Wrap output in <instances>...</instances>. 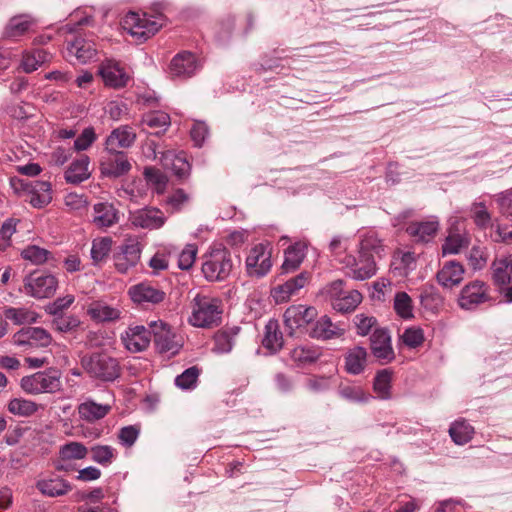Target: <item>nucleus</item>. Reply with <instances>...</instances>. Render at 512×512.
I'll list each match as a JSON object with an SVG mask.
<instances>
[{
  "label": "nucleus",
  "mask_w": 512,
  "mask_h": 512,
  "mask_svg": "<svg viewBox=\"0 0 512 512\" xmlns=\"http://www.w3.org/2000/svg\"><path fill=\"white\" fill-rule=\"evenodd\" d=\"M370 349L372 355L381 363L387 364L395 359L391 335L386 328H375L370 336Z\"/></svg>",
  "instance_id": "obj_13"
},
{
  "label": "nucleus",
  "mask_w": 512,
  "mask_h": 512,
  "mask_svg": "<svg viewBox=\"0 0 512 512\" xmlns=\"http://www.w3.org/2000/svg\"><path fill=\"white\" fill-rule=\"evenodd\" d=\"M468 245L469 239L464 234H449L442 245V254L444 256L458 254L463 248L468 247Z\"/></svg>",
  "instance_id": "obj_49"
},
{
  "label": "nucleus",
  "mask_w": 512,
  "mask_h": 512,
  "mask_svg": "<svg viewBox=\"0 0 512 512\" xmlns=\"http://www.w3.org/2000/svg\"><path fill=\"white\" fill-rule=\"evenodd\" d=\"M28 193L30 196L29 203L38 209L46 207L53 199L52 186L48 181H31L28 185Z\"/></svg>",
  "instance_id": "obj_29"
},
{
  "label": "nucleus",
  "mask_w": 512,
  "mask_h": 512,
  "mask_svg": "<svg viewBox=\"0 0 512 512\" xmlns=\"http://www.w3.org/2000/svg\"><path fill=\"white\" fill-rule=\"evenodd\" d=\"M233 261L230 251L219 245L211 248L203 256L202 273L210 282H221L227 279L232 272Z\"/></svg>",
  "instance_id": "obj_3"
},
{
  "label": "nucleus",
  "mask_w": 512,
  "mask_h": 512,
  "mask_svg": "<svg viewBox=\"0 0 512 512\" xmlns=\"http://www.w3.org/2000/svg\"><path fill=\"white\" fill-rule=\"evenodd\" d=\"M341 265L347 269V276L357 281H364L373 277L377 272L374 256H365L358 253V256L348 255L341 259Z\"/></svg>",
  "instance_id": "obj_9"
},
{
  "label": "nucleus",
  "mask_w": 512,
  "mask_h": 512,
  "mask_svg": "<svg viewBox=\"0 0 512 512\" xmlns=\"http://www.w3.org/2000/svg\"><path fill=\"white\" fill-rule=\"evenodd\" d=\"M160 162L165 169L171 170L178 178L182 179L189 175L191 166L183 153L165 151L161 154Z\"/></svg>",
  "instance_id": "obj_31"
},
{
  "label": "nucleus",
  "mask_w": 512,
  "mask_h": 512,
  "mask_svg": "<svg viewBox=\"0 0 512 512\" xmlns=\"http://www.w3.org/2000/svg\"><path fill=\"white\" fill-rule=\"evenodd\" d=\"M111 409L112 406L110 404H98L88 400L79 405L78 412L83 420L92 422L107 416Z\"/></svg>",
  "instance_id": "obj_39"
},
{
  "label": "nucleus",
  "mask_w": 512,
  "mask_h": 512,
  "mask_svg": "<svg viewBox=\"0 0 512 512\" xmlns=\"http://www.w3.org/2000/svg\"><path fill=\"white\" fill-rule=\"evenodd\" d=\"M310 280L308 272H301L297 276L287 280L285 283L273 288L271 294L276 303L287 302L293 295L304 288Z\"/></svg>",
  "instance_id": "obj_22"
},
{
  "label": "nucleus",
  "mask_w": 512,
  "mask_h": 512,
  "mask_svg": "<svg viewBox=\"0 0 512 512\" xmlns=\"http://www.w3.org/2000/svg\"><path fill=\"white\" fill-rule=\"evenodd\" d=\"M494 283L499 286H507L512 281V257L495 259L491 266Z\"/></svg>",
  "instance_id": "obj_36"
},
{
  "label": "nucleus",
  "mask_w": 512,
  "mask_h": 512,
  "mask_svg": "<svg viewBox=\"0 0 512 512\" xmlns=\"http://www.w3.org/2000/svg\"><path fill=\"white\" fill-rule=\"evenodd\" d=\"M474 433V427L463 418L452 422L449 428V435L452 441L457 445H465L470 442Z\"/></svg>",
  "instance_id": "obj_38"
},
{
  "label": "nucleus",
  "mask_w": 512,
  "mask_h": 512,
  "mask_svg": "<svg viewBox=\"0 0 512 512\" xmlns=\"http://www.w3.org/2000/svg\"><path fill=\"white\" fill-rule=\"evenodd\" d=\"M93 212V223L98 228H109L119 221L118 210L111 203H96Z\"/></svg>",
  "instance_id": "obj_34"
},
{
  "label": "nucleus",
  "mask_w": 512,
  "mask_h": 512,
  "mask_svg": "<svg viewBox=\"0 0 512 512\" xmlns=\"http://www.w3.org/2000/svg\"><path fill=\"white\" fill-rule=\"evenodd\" d=\"M88 453L87 447L76 441H71L61 446L59 451L60 460L65 462L69 460L84 459Z\"/></svg>",
  "instance_id": "obj_47"
},
{
  "label": "nucleus",
  "mask_w": 512,
  "mask_h": 512,
  "mask_svg": "<svg viewBox=\"0 0 512 512\" xmlns=\"http://www.w3.org/2000/svg\"><path fill=\"white\" fill-rule=\"evenodd\" d=\"M471 211L472 217L477 226L486 227L489 225L491 217L484 203L480 202L473 204Z\"/></svg>",
  "instance_id": "obj_63"
},
{
  "label": "nucleus",
  "mask_w": 512,
  "mask_h": 512,
  "mask_svg": "<svg viewBox=\"0 0 512 512\" xmlns=\"http://www.w3.org/2000/svg\"><path fill=\"white\" fill-rule=\"evenodd\" d=\"M149 328L159 353L174 356L180 351L183 346V338L169 324L162 320L151 321Z\"/></svg>",
  "instance_id": "obj_5"
},
{
  "label": "nucleus",
  "mask_w": 512,
  "mask_h": 512,
  "mask_svg": "<svg viewBox=\"0 0 512 512\" xmlns=\"http://www.w3.org/2000/svg\"><path fill=\"white\" fill-rule=\"evenodd\" d=\"M58 281L52 274L33 271L24 278V293L36 299H44L53 296L56 292Z\"/></svg>",
  "instance_id": "obj_8"
},
{
  "label": "nucleus",
  "mask_w": 512,
  "mask_h": 512,
  "mask_svg": "<svg viewBox=\"0 0 512 512\" xmlns=\"http://www.w3.org/2000/svg\"><path fill=\"white\" fill-rule=\"evenodd\" d=\"M439 229V221L436 217L421 222H412L408 225L406 231L416 242H430Z\"/></svg>",
  "instance_id": "obj_28"
},
{
  "label": "nucleus",
  "mask_w": 512,
  "mask_h": 512,
  "mask_svg": "<svg viewBox=\"0 0 512 512\" xmlns=\"http://www.w3.org/2000/svg\"><path fill=\"white\" fill-rule=\"evenodd\" d=\"M20 220L17 218H7L1 225L0 228V250L5 251L11 246V237L17 231V225Z\"/></svg>",
  "instance_id": "obj_53"
},
{
  "label": "nucleus",
  "mask_w": 512,
  "mask_h": 512,
  "mask_svg": "<svg viewBox=\"0 0 512 512\" xmlns=\"http://www.w3.org/2000/svg\"><path fill=\"white\" fill-rule=\"evenodd\" d=\"M139 433L140 429L138 427L129 425L120 429L118 438L123 445L130 447L136 442Z\"/></svg>",
  "instance_id": "obj_64"
},
{
  "label": "nucleus",
  "mask_w": 512,
  "mask_h": 512,
  "mask_svg": "<svg viewBox=\"0 0 512 512\" xmlns=\"http://www.w3.org/2000/svg\"><path fill=\"white\" fill-rule=\"evenodd\" d=\"M52 54L41 48L27 49L22 52L19 68L30 74L40 68L42 65L51 62Z\"/></svg>",
  "instance_id": "obj_27"
},
{
  "label": "nucleus",
  "mask_w": 512,
  "mask_h": 512,
  "mask_svg": "<svg viewBox=\"0 0 512 512\" xmlns=\"http://www.w3.org/2000/svg\"><path fill=\"white\" fill-rule=\"evenodd\" d=\"M52 325L56 331L66 333L76 329L80 321L72 315H61L53 320Z\"/></svg>",
  "instance_id": "obj_58"
},
{
  "label": "nucleus",
  "mask_w": 512,
  "mask_h": 512,
  "mask_svg": "<svg viewBox=\"0 0 512 512\" xmlns=\"http://www.w3.org/2000/svg\"><path fill=\"white\" fill-rule=\"evenodd\" d=\"M349 247L350 239L342 235L334 236L329 243V251L339 264H341V259L349 255L346 253Z\"/></svg>",
  "instance_id": "obj_55"
},
{
  "label": "nucleus",
  "mask_w": 512,
  "mask_h": 512,
  "mask_svg": "<svg viewBox=\"0 0 512 512\" xmlns=\"http://www.w3.org/2000/svg\"><path fill=\"white\" fill-rule=\"evenodd\" d=\"M343 334V330L336 324L332 323L331 319L324 315L320 317L313 325L309 335L312 338L328 340L339 337Z\"/></svg>",
  "instance_id": "obj_35"
},
{
  "label": "nucleus",
  "mask_w": 512,
  "mask_h": 512,
  "mask_svg": "<svg viewBox=\"0 0 512 512\" xmlns=\"http://www.w3.org/2000/svg\"><path fill=\"white\" fill-rule=\"evenodd\" d=\"M36 25V20L29 14L13 16L6 24L3 37L10 40H18L29 33Z\"/></svg>",
  "instance_id": "obj_25"
},
{
  "label": "nucleus",
  "mask_w": 512,
  "mask_h": 512,
  "mask_svg": "<svg viewBox=\"0 0 512 512\" xmlns=\"http://www.w3.org/2000/svg\"><path fill=\"white\" fill-rule=\"evenodd\" d=\"M197 252L196 245H186L178 256V267L182 270L190 269L195 262Z\"/></svg>",
  "instance_id": "obj_59"
},
{
  "label": "nucleus",
  "mask_w": 512,
  "mask_h": 512,
  "mask_svg": "<svg viewBox=\"0 0 512 512\" xmlns=\"http://www.w3.org/2000/svg\"><path fill=\"white\" fill-rule=\"evenodd\" d=\"M340 395L354 403H365L371 398L389 399L392 386H372L373 394L364 391L362 386H339Z\"/></svg>",
  "instance_id": "obj_16"
},
{
  "label": "nucleus",
  "mask_w": 512,
  "mask_h": 512,
  "mask_svg": "<svg viewBox=\"0 0 512 512\" xmlns=\"http://www.w3.org/2000/svg\"><path fill=\"white\" fill-rule=\"evenodd\" d=\"M317 316L314 307H306L304 305H292L286 309L283 314L285 327L288 329L289 335H293L297 329L305 327Z\"/></svg>",
  "instance_id": "obj_15"
},
{
  "label": "nucleus",
  "mask_w": 512,
  "mask_h": 512,
  "mask_svg": "<svg viewBox=\"0 0 512 512\" xmlns=\"http://www.w3.org/2000/svg\"><path fill=\"white\" fill-rule=\"evenodd\" d=\"M272 247L269 243H259L253 246L246 257L245 268L250 277L262 278L272 268Z\"/></svg>",
  "instance_id": "obj_7"
},
{
  "label": "nucleus",
  "mask_w": 512,
  "mask_h": 512,
  "mask_svg": "<svg viewBox=\"0 0 512 512\" xmlns=\"http://www.w3.org/2000/svg\"><path fill=\"white\" fill-rule=\"evenodd\" d=\"M163 25V19L159 16H152L146 13H127L122 19V27L136 41L144 42L155 35Z\"/></svg>",
  "instance_id": "obj_4"
},
{
  "label": "nucleus",
  "mask_w": 512,
  "mask_h": 512,
  "mask_svg": "<svg viewBox=\"0 0 512 512\" xmlns=\"http://www.w3.org/2000/svg\"><path fill=\"white\" fill-rule=\"evenodd\" d=\"M401 339L409 348H417L424 342V333L420 328H408L403 332Z\"/></svg>",
  "instance_id": "obj_60"
},
{
  "label": "nucleus",
  "mask_w": 512,
  "mask_h": 512,
  "mask_svg": "<svg viewBox=\"0 0 512 512\" xmlns=\"http://www.w3.org/2000/svg\"><path fill=\"white\" fill-rule=\"evenodd\" d=\"M367 360L365 348L356 346L350 349L345 356V369L348 373L358 375L363 372Z\"/></svg>",
  "instance_id": "obj_40"
},
{
  "label": "nucleus",
  "mask_w": 512,
  "mask_h": 512,
  "mask_svg": "<svg viewBox=\"0 0 512 512\" xmlns=\"http://www.w3.org/2000/svg\"><path fill=\"white\" fill-rule=\"evenodd\" d=\"M91 460L107 467L116 458V449L109 445H94L90 448Z\"/></svg>",
  "instance_id": "obj_48"
},
{
  "label": "nucleus",
  "mask_w": 512,
  "mask_h": 512,
  "mask_svg": "<svg viewBox=\"0 0 512 512\" xmlns=\"http://www.w3.org/2000/svg\"><path fill=\"white\" fill-rule=\"evenodd\" d=\"M88 316L96 323L113 322L120 318L119 308L104 301H94L87 308Z\"/></svg>",
  "instance_id": "obj_33"
},
{
  "label": "nucleus",
  "mask_w": 512,
  "mask_h": 512,
  "mask_svg": "<svg viewBox=\"0 0 512 512\" xmlns=\"http://www.w3.org/2000/svg\"><path fill=\"white\" fill-rule=\"evenodd\" d=\"M141 248L140 244L135 239H127L120 247V251L115 254V267L121 272L125 273L130 268L136 266L140 260Z\"/></svg>",
  "instance_id": "obj_18"
},
{
  "label": "nucleus",
  "mask_w": 512,
  "mask_h": 512,
  "mask_svg": "<svg viewBox=\"0 0 512 512\" xmlns=\"http://www.w3.org/2000/svg\"><path fill=\"white\" fill-rule=\"evenodd\" d=\"M136 140L135 131L128 125L119 126L111 131L105 141L106 151H119L129 148Z\"/></svg>",
  "instance_id": "obj_26"
},
{
  "label": "nucleus",
  "mask_w": 512,
  "mask_h": 512,
  "mask_svg": "<svg viewBox=\"0 0 512 512\" xmlns=\"http://www.w3.org/2000/svg\"><path fill=\"white\" fill-rule=\"evenodd\" d=\"M127 155L121 151H106L100 161L101 174L108 178H118L131 170Z\"/></svg>",
  "instance_id": "obj_14"
},
{
  "label": "nucleus",
  "mask_w": 512,
  "mask_h": 512,
  "mask_svg": "<svg viewBox=\"0 0 512 512\" xmlns=\"http://www.w3.org/2000/svg\"><path fill=\"white\" fill-rule=\"evenodd\" d=\"M36 488L45 496L57 497L72 490L71 484L62 478L42 479L36 483Z\"/></svg>",
  "instance_id": "obj_37"
},
{
  "label": "nucleus",
  "mask_w": 512,
  "mask_h": 512,
  "mask_svg": "<svg viewBox=\"0 0 512 512\" xmlns=\"http://www.w3.org/2000/svg\"><path fill=\"white\" fill-rule=\"evenodd\" d=\"M3 314L7 320L12 321L15 325L35 323L38 318L36 312L24 307H7L4 309Z\"/></svg>",
  "instance_id": "obj_44"
},
{
  "label": "nucleus",
  "mask_w": 512,
  "mask_h": 512,
  "mask_svg": "<svg viewBox=\"0 0 512 512\" xmlns=\"http://www.w3.org/2000/svg\"><path fill=\"white\" fill-rule=\"evenodd\" d=\"M50 252L37 245H29L21 251V257L34 265H41L48 260Z\"/></svg>",
  "instance_id": "obj_56"
},
{
  "label": "nucleus",
  "mask_w": 512,
  "mask_h": 512,
  "mask_svg": "<svg viewBox=\"0 0 512 512\" xmlns=\"http://www.w3.org/2000/svg\"><path fill=\"white\" fill-rule=\"evenodd\" d=\"M96 140V134L92 127L85 128L82 133L74 141V149L76 151L87 150Z\"/></svg>",
  "instance_id": "obj_62"
},
{
  "label": "nucleus",
  "mask_w": 512,
  "mask_h": 512,
  "mask_svg": "<svg viewBox=\"0 0 512 512\" xmlns=\"http://www.w3.org/2000/svg\"><path fill=\"white\" fill-rule=\"evenodd\" d=\"M37 409L36 403L22 398H14L8 404L9 412L19 416H31Z\"/></svg>",
  "instance_id": "obj_54"
},
{
  "label": "nucleus",
  "mask_w": 512,
  "mask_h": 512,
  "mask_svg": "<svg viewBox=\"0 0 512 512\" xmlns=\"http://www.w3.org/2000/svg\"><path fill=\"white\" fill-rule=\"evenodd\" d=\"M262 345L270 354H276L283 348L284 338L278 320L270 319L266 323Z\"/></svg>",
  "instance_id": "obj_32"
},
{
  "label": "nucleus",
  "mask_w": 512,
  "mask_h": 512,
  "mask_svg": "<svg viewBox=\"0 0 512 512\" xmlns=\"http://www.w3.org/2000/svg\"><path fill=\"white\" fill-rule=\"evenodd\" d=\"M131 300L137 304H159L165 298V292L148 283H139L129 288Z\"/></svg>",
  "instance_id": "obj_23"
},
{
  "label": "nucleus",
  "mask_w": 512,
  "mask_h": 512,
  "mask_svg": "<svg viewBox=\"0 0 512 512\" xmlns=\"http://www.w3.org/2000/svg\"><path fill=\"white\" fill-rule=\"evenodd\" d=\"M383 250L384 246L382 245V241L375 232L370 231L361 236L358 253H362L365 256H380Z\"/></svg>",
  "instance_id": "obj_45"
},
{
  "label": "nucleus",
  "mask_w": 512,
  "mask_h": 512,
  "mask_svg": "<svg viewBox=\"0 0 512 512\" xmlns=\"http://www.w3.org/2000/svg\"><path fill=\"white\" fill-rule=\"evenodd\" d=\"M152 331L143 325L129 326L124 334L122 341L125 347L132 352L145 350L151 341Z\"/></svg>",
  "instance_id": "obj_20"
},
{
  "label": "nucleus",
  "mask_w": 512,
  "mask_h": 512,
  "mask_svg": "<svg viewBox=\"0 0 512 512\" xmlns=\"http://www.w3.org/2000/svg\"><path fill=\"white\" fill-rule=\"evenodd\" d=\"M144 177L157 193H163L167 185V177L157 168L146 167Z\"/></svg>",
  "instance_id": "obj_57"
},
{
  "label": "nucleus",
  "mask_w": 512,
  "mask_h": 512,
  "mask_svg": "<svg viewBox=\"0 0 512 512\" xmlns=\"http://www.w3.org/2000/svg\"><path fill=\"white\" fill-rule=\"evenodd\" d=\"M491 299L488 285L480 280L466 284L459 295L458 304L462 309L474 310Z\"/></svg>",
  "instance_id": "obj_10"
},
{
  "label": "nucleus",
  "mask_w": 512,
  "mask_h": 512,
  "mask_svg": "<svg viewBox=\"0 0 512 512\" xmlns=\"http://www.w3.org/2000/svg\"><path fill=\"white\" fill-rule=\"evenodd\" d=\"M90 158L87 155H80L73 160L64 172V179L69 184H80L91 176L89 169Z\"/></svg>",
  "instance_id": "obj_30"
},
{
  "label": "nucleus",
  "mask_w": 512,
  "mask_h": 512,
  "mask_svg": "<svg viewBox=\"0 0 512 512\" xmlns=\"http://www.w3.org/2000/svg\"><path fill=\"white\" fill-rule=\"evenodd\" d=\"M394 270L399 272L400 276H407L416 269V256L413 252L399 253L393 262Z\"/></svg>",
  "instance_id": "obj_50"
},
{
  "label": "nucleus",
  "mask_w": 512,
  "mask_h": 512,
  "mask_svg": "<svg viewBox=\"0 0 512 512\" xmlns=\"http://www.w3.org/2000/svg\"><path fill=\"white\" fill-rule=\"evenodd\" d=\"M394 309L397 315L403 319L413 317L412 299L406 292H398L394 297Z\"/></svg>",
  "instance_id": "obj_52"
},
{
  "label": "nucleus",
  "mask_w": 512,
  "mask_h": 512,
  "mask_svg": "<svg viewBox=\"0 0 512 512\" xmlns=\"http://www.w3.org/2000/svg\"><path fill=\"white\" fill-rule=\"evenodd\" d=\"M170 116L162 111H153L143 115L142 124L152 129L155 134L165 132L170 126Z\"/></svg>",
  "instance_id": "obj_43"
},
{
  "label": "nucleus",
  "mask_w": 512,
  "mask_h": 512,
  "mask_svg": "<svg viewBox=\"0 0 512 512\" xmlns=\"http://www.w3.org/2000/svg\"><path fill=\"white\" fill-rule=\"evenodd\" d=\"M223 304L221 299L197 293L191 301V315L188 322L198 328L217 327L222 322Z\"/></svg>",
  "instance_id": "obj_1"
},
{
  "label": "nucleus",
  "mask_w": 512,
  "mask_h": 512,
  "mask_svg": "<svg viewBox=\"0 0 512 512\" xmlns=\"http://www.w3.org/2000/svg\"><path fill=\"white\" fill-rule=\"evenodd\" d=\"M238 332V328H232L231 330H222L214 336V347L213 351L219 354H225L231 352L235 344V336Z\"/></svg>",
  "instance_id": "obj_46"
},
{
  "label": "nucleus",
  "mask_w": 512,
  "mask_h": 512,
  "mask_svg": "<svg viewBox=\"0 0 512 512\" xmlns=\"http://www.w3.org/2000/svg\"><path fill=\"white\" fill-rule=\"evenodd\" d=\"M98 73L106 86L115 89L127 86L131 78L121 63L113 59L103 61L99 65Z\"/></svg>",
  "instance_id": "obj_12"
},
{
  "label": "nucleus",
  "mask_w": 512,
  "mask_h": 512,
  "mask_svg": "<svg viewBox=\"0 0 512 512\" xmlns=\"http://www.w3.org/2000/svg\"><path fill=\"white\" fill-rule=\"evenodd\" d=\"M345 284L344 280L337 279L325 285L320 292L332 308L340 313L355 310L363 298L358 290L347 289Z\"/></svg>",
  "instance_id": "obj_2"
},
{
  "label": "nucleus",
  "mask_w": 512,
  "mask_h": 512,
  "mask_svg": "<svg viewBox=\"0 0 512 512\" xmlns=\"http://www.w3.org/2000/svg\"><path fill=\"white\" fill-rule=\"evenodd\" d=\"M81 363L89 374L103 381H114L119 375L117 361L106 354L85 355L82 357Z\"/></svg>",
  "instance_id": "obj_6"
},
{
  "label": "nucleus",
  "mask_w": 512,
  "mask_h": 512,
  "mask_svg": "<svg viewBox=\"0 0 512 512\" xmlns=\"http://www.w3.org/2000/svg\"><path fill=\"white\" fill-rule=\"evenodd\" d=\"M354 323L356 325L357 334L360 336H366L376 326L377 320L373 316L357 314L354 317Z\"/></svg>",
  "instance_id": "obj_61"
},
{
  "label": "nucleus",
  "mask_w": 512,
  "mask_h": 512,
  "mask_svg": "<svg viewBox=\"0 0 512 512\" xmlns=\"http://www.w3.org/2000/svg\"><path fill=\"white\" fill-rule=\"evenodd\" d=\"M306 256V245L303 243H295L285 250V259L282 264L284 272L295 271L303 262Z\"/></svg>",
  "instance_id": "obj_41"
},
{
  "label": "nucleus",
  "mask_w": 512,
  "mask_h": 512,
  "mask_svg": "<svg viewBox=\"0 0 512 512\" xmlns=\"http://www.w3.org/2000/svg\"><path fill=\"white\" fill-rule=\"evenodd\" d=\"M67 51L81 64L92 61L97 55L94 40L83 35H76L73 40L67 41Z\"/></svg>",
  "instance_id": "obj_19"
},
{
  "label": "nucleus",
  "mask_w": 512,
  "mask_h": 512,
  "mask_svg": "<svg viewBox=\"0 0 512 512\" xmlns=\"http://www.w3.org/2000/svg\"><path fill=\"white\" fill-rule=\"evenodd\" d=\"M128 220L134 228L154 230L165 224L166 216L160 209L147 206L130 211Z\"/></svg>",
  "instance_id": "obj_11"
},
{
  "label": "nucleus",
  "mask_w": 512,
  "mask_h": 512,
  "mask_svg": "<svg viewBox=\"0 0 512 512\" xmlns=\"http://www.w3.org/2000/svg\"><path fill=\"white\" fill-rule=\"evenodd\" d=\"M463 265L455 260L446 261L436 274L438 283L444 288H453L459 285L464 278Z\"/></svg>",
  "instance_id": "obj_24"
},
{
  "label": "nucleus",
  "mask_w": 512,
  "mask_h": 512,
  "mask_svg": "<svg viewBox=\"0 0 512 512\" xmlns=\"http://www.w3.org/2000/svg\"><path fill=\"white\" fill-rule=\"evenodd\" d=\"M290 359L297 365L305 366L314 363L320 356L318 349L311 345H299L289 352Z\"/></svg>",
  "instance_id": "obj_42"
},
{
  "label": "nucleus",
  "mask_w": 512,
  "mask_h": 512,
  "mask_svg": "<svg viewBox=\"0 0 512 512\" xmlns=\"http://www.w3.org/2000/svg\"><path fill=\"white\" fill-rule=\"evenodd\" d=\"M198 68L196 56L191 52L182 51L172 58L169 72L172 77L188 78L194 75Z\"/></svg>",
  "instance_id": "obj_21"
},
{
  "label": "nucleus",
  "mask_w": 512,
  "mask_h": 512,
  "mask_svg": "<svg viewBox=\"0 0 512 512\" xmlns=\"http://www.w3.org/2000/svg\"><path fill=\"white\" fill-rule=\"evenodd\" d=\"M13 342L17 346L48 347L52 337L41 327H26L14 334Z\"/></svg>",
  "instance_id": "obj_17"
},
{
  "label": "nucleus",
  "mask_w": 512,
  "mask_h": 512,
  "mask_svg": "<svg viewBox=\"0 0 512 512\" xmlns=\"http://www.w3.org/2000/svg\"><path fill=\"white\" fill-rule=\"evenodd\" d=\"M112 247V239L110 237H102L94 239L91 247V258L95 264L103 261L110 253Z\"/></svg>",
  "instance_id": "obj_51"
}]
</instances>
